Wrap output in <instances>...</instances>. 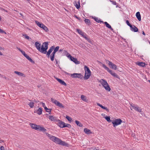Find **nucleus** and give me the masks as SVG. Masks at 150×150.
Here are the masks:
<instances>
[{"label": "nucleus", "instance_id": "nucleus-14", "mask_svg": "<svg viewBox=\"0 0 150 150\" xmlns=\"http://www.w3.org/2000/svg\"><path fill=\"white\" fill-rule=\"evenodd\" d=\"M70 76L72 78H80L81 77L82 75L80 74L74 73L73 74H70Z\"/></svg>", "mask_w": 150, "mask_h": 150}, {"label": "nucleus", "instance_id": "nucleus-59", "mask_svg": "<svg viewBox=\"0 0 150 150\" xmlns=\"http://www.w3.org/2000/svg\"><path fill=\"white\" fill-rule=\"evenodd\" d=\"M1 9L2 11H4L6 12H7V11H6L4 9Z\"/></svg>", "mask_w": 150, "mask_h": 150}, {"label": "nucleus", "instance_id": "nucleus-16", "mask_svg": "<svg viewBox=\"0 0 150 150\" xmlns=\"http://www.w3.org/2000/svg\"><path fill=\"white\" fill-rule=\"evenodd\" d=\"M49 119L52 122H57V120L58 119H57V117H54L52 115H50L48 117Z\"/></svg>", "mask_w": 150, "mask_h": 150}, {"label": "nucleus", "instance_id": "nucleus-45", "mask_svg": "<svg viewBox=\"0 0 150 150\" xmlns=\"http://www.w3.org/2000/svg\"><path fill=\"white\" fill-rule=\"evenodd\" d=\"M0 33H4L5 34H6V32H5L4 30H3L1 29V28H0Z\"/></svg>", "mask_w": 150, "mask_h": 150}, {"label": "nucleus", "instance_id": "nucleus-37", "mask_svg": "<svg viewBox=\"0 0 150 150\" xmlns=\"http://www.w3.org/2000/svg\"><path fill=\"white\" fill-rule=\"evenodd\" d=\"M85 22L87 24H89L90 23V21L89 19H85Z\"/></svg>", "mask_w": 150, "mask_h": 150}, {"label": "nucleus", "instance_id": "nucleus-42", "mask_svg": "<svg viewBox=\"0 0 150 150\" xmlns=\"http://www.w3.org/2000/svg\"><path fill=\"white\" fill-rule=\"evenodd\" d=\"M112 76L115 77L119 78V77L118 76V75H117V74L116 73H113V74L112 75Z\"/></svg>", "mask_w": 150, "mask_h": 150}, {"label": "nucleus", "instance_id": "nucleus-15", "mask_svg": "<svg viewBox=\"0 0 150 150\" xmlns=\"http://www.w3.org/2000/svg\"><path fill=\"white\" fill-rule=\"evenodd\" d=\"M69 59L75 63L76 64H78L80 63L76 59L72 57L71 55L70 56V57L69 58Z\"/></svg>", "mask_w": 150, "mask_h": 150}, {"label": "nucleus", "instance_id": "nucleus-43", "mask_svg": "<svg viewBox=\"0 0 150 150\" xmlns=\"http://www.w3.org/2000/svg\"><path fill=\"white\" fill-rule=\"evenodd\" d=\"M126 23L127 25L129 26L130 27H132V25L130 24L128 21L127 20L126 21Z\"/></svg>", "mask_w": 150, "mask_h": 150}, {"label": "nucleus", "instance_id": "nucleus-17", "mask_svg": "<svg viewBox=\"0 0 150 150\" xmlns=\"http://www.w3.org/2000/svg\"><path fill=\"white\" fill-rule=\"evenodd\" d=\"M29 125L32 129L35 130H38V126L37 125L32 123H30Z\"/></svg>", "mask_w": 150, "mask_h": 150}, {"label": "nucleus", "instance_id": "nucleus-12", "mask_svg": "<svg viewBox=\"0 0 150 150\" xmlns=\"http://www.w3.org/2000/svg\"><path fill=\"white\" fill-rule=\"evenodd\" d=\"M130 105L133 109L138 112H141V109L137 105H135L133 104H131Z\"/></svg>", "mask_w": 150, "mask_h": 150}, {"label": "nucleus", "instance_id": "nucleus-57", "mask_svg": "<svg viewBox=\"0 0 150 150\" xmlns=\"http://www.w3.org/2000/svg\"><path fill=\"white\" fill-rule=\"evenodd\" d=\"M3 142H4L3 140H2L1 139H0V143H1Z\"/></svg>", "mask_w": 150, "mask_h": 150}, {"label": "nucleus", "instance_id": "nucleus-1", "mask_svg": "<svg viewBox=\"0 0 150 150\" xmlns=\"http://www.w3.org/2000/svg\"><path fill=\"white\" fill-rule=\"evenodd\" d=\"M38 50L41 53L46 54H47V56L49 58L50 57V54L52 52L54 48V46H52L50 47L48 50V52H47V50L48 48V42H44L41 47H40V44L38 43Z\"/></svg>", "mask_w": 150, "mask_h": 150}, {"label": "nucleus", "instance_id": "nucleus-47", "mask_svg": "<svg viewBox=\"0 0 150 150\" xmlns=\"http://www.w3.org/2000/svg\"><path fill=\"white\" fill-rule=\"evenodd\" d=\"M28 60L30 59V57L27 54L25 57Z\"/></svg>", "mask_w": 150, "mask_h": 150}, {"label": "nucleus", "instance_id": "nucleus-60", "mask_svg": "<svg viewBox=\"0 0 150 150\" xmlns=\"http://www.w3.org/2000/svg\"><path fill=\"white\" fill-rule=\"evenodd\" d=\"M142 34L144 35H145V33H144V31H143L142 32Z\"/></svg>", "mask_w": 150, "mask_h": 150}, {"label": "nucleus", "instance_id": "nucleus-27", "mask_svg": "<svg viewBox=\"0 0 150 150\" xmlns=\"http://www.w3.org/2000/svg\"><path fill=\"white\" fill-rule=\"evenodd\" d=\"M136 64L142 67H144L145 65V64L143 62H136Z\"/></svg>", "mask_w": 150, "mask_h": 150}, {"label": "nucleus", "instance_id": "nucleus-64", "mask_svg": "<svg viewBox=\"0 0 150 150\" xmlns=\"http://www.w3.org/2000/svg\"><path fill=\"white\" fill-rule=\"evenodd\" d=\"M130 109H131L132 110V109L131 108H130Z\"/></svg>", "mask_w": 150, "mask_h": 150}, {"label": "nucleus", "instance_id": "nucleus-44", "mask_svg": "<svg viewBox=\"0 0 150 150\" xmlns=\"http://www.w3.org/2000/svg\"><path fill=\"white\" fill-rule=\"evenodd\" d=\"M29 105L31 108H32L34 106V103L33 102H30L29 104Z\"/></svg>", "mask_w": 150, "mask_h": 150}, {"label": "nucleus", "instance_id": "nucleus-13", "mask_svg": "<svg viewBox=\"0 0 150 150\" xmlns=\"http://www.w3.org/2000/svg\"><path fill=\"white\" fill-rule=\"evenodd\" d=\"M102 66L104 67L106 70H107L112 75L115 72H113V71L107 67L105 64H102Z\"/></svg>", "mask_w": 150, "mask_h": 150}, {"label": "nucleus", "instance_id": "nucleus-51", "mask_svg": "<svg viewBox=\"0 0 150 150\" xmlns=\"http://www.w3.org/2000/svg\"><path fill=\"white\" fill-rule=\"evenodd\" d=\"M110 1L112 2V4L115 5H117V3L115 1H112L110 0Z\"/></svg>", "mask_w": 150, "mask_h": 150}, {"label": "nucleus", "instance_id": "nucleus-19", "mask_svg": "<svg viewBox=\"0 0 150 150\" xmlns=\"http://www.w3.org/2000/svg\"><path fill=\"white\" fill-rule=\"evenodd\" d=\"M55 78L56 79H57V80L58 82H59L61 84L64 86H66L67 84L64 81L57 78H56L55 77Z\"/></svg>", "mask_w": 150, "mask_h": 150}, {"label": "nucleus", "instance_id": "nucleus-35", "mask_svg": "<svg viewBox=\"0 0 150 150\" xmlns=\"http://www.w3.org/2000/svg\"><path fill=\"white\" fill-rule=\"evenodd\" d=\"M67 127L68 128H70L71 127V126L69 124H66L65 123V125L64 126V127Z\"/></svg>", "mask_w": 150, "mask_h": 150}, {"label": "nucleus", "instance_id": "nucleus-61", "mask_svg": "<svg viewBox=\"0 0 150 150\" xmlns=\"http://www.w3.org/2000/svg\"><path fill=\"white\" fill-rule=\"evenodd\" d=\"M65 73H66L67 74V75H70V74H69V73H67V72H65Z\"/></svg>", "mask_w": 150, "mask_h": 150}, {"label": "nucleus", "instance_id": "nucleus-18", "mask_svg": "<svg viewBox=\"0 0 150 150\" xmlns=\"http://www.w3.org/2000/svg\"><path fill=\"white\" fill-rule=\"evenodd\" d=\"M81 99L83 101L87 103L88 101V99L84 95H81Z\"/></svg>", "mask_w": 150, "mask_h": 150}, {"label": "nucleus", "instance_id": "nucleus-34", "mask_svg": "<svg viewBox=\"0 0 150 150\" xmlns=\"http://www.w3.org/2000/svg\"><path fill=\"white\" fill-rule=\"evenodd\" d=\"M45 110H46V111L47 112H49V114H50L51 109L47 108V107H45Z\"/></svg>", "mask_w": 150, "mask_h": 150}, {"label": "nucleus", "instance_id": "nucleus-53", "mask_svg": "<svg viewBox=\"0 0 150 150\" xmlns=\"http://www.w3.org/2000/svg\"><path fill=\"white\" fill-rule=\"evenodd\" d=\"M0 149L1 150H4V147L3 146H1L0 147Z\"/></svg>", "mask_w": 150, "mask_h": 150}, {"label": "nucleus", "instance_id": "nucleus-38", "mask_svg": "<svg viewBox=\"0 0 150 150\" xmlns=\"http://www.w3.org/2000/svg\"><path fill=\"white\" fill-rule=\"evenodd\" d=\"M23 36H24V38L27 39L29 40L31 38H29L28 36L27 35H23Z\"/></svg>", "mask_w": 150, "mask_h": 150}, {"label": "nucleus", "instance_id": "nucleus-46", "mask_svg": "<svg viewBox=\"0 0 150 150\" xmlns=\"http://www.w3.org/2000/svg\"><path fill=\"white\" fill-rule=\"evenodd\" d=\"M28 60L30 59V57L27 54L25 57Z\"/></svg>", "mask_w": 150, "mask_h": 150}, {"label": "nucleus", "instance_id": "nucleus-5", "mask_svg": "<svg viewBox=\"0 0 150 150\" xmlns=\"http://www.w3.org/2000/svg\"><path fill=\"white\" fill-rule=\"evenodd\" d=\"M76 30L80 35H81L83 37L85 38L89 43L92 44H93L92 41L90 40L89 38L88 37L87 35L85 33L83 32L81 30L79 29H77Z\"/></svg>", "mask_w": 150, "mask_h": 150}, {"label": "nucleus", "instance_id": "nucleus-23", "mask_svg": "<svg viewBox=\"0 0 150 150\" xmlns=\"http://www.w3.org/2000/svg\"><path fill=\"white\" fill-rule=\"evenodd\" d=\"M14 73L20 76L25 77L24 74L22 73L17 71H15Z\"/></svg>", "mask_w": 150, "mask_h": 150}, {"label": "nucleus", "instance_id": "nucleus-52", "mask_svg": "<svg viewBox=\"0 0 150 150\" xmlns=\"http://www.w3.org/2000/svg\"><path fill=\"white\" fill-rule=\"evenodd\" d=\"M29 61L32 63H34V62L31 59V58H30V59H29Z\"/></svg>", "mask_w": 150, "mask_h": 150}, {"label": "nucleus", "instance_id": "nucleus-50", "mask_svg": "<svg viewBox=\"0 0 150 150\" xmlns=\"http://www.w3.org/2000/svg\"><path fill=\"white\" fill-rule=\"evenodd\" d=\"M40 104L42 105V106L44 108V109L45 108V107H46L44 103H41Z\"/></svg>", "mask_w": 150, "mask_h": 150}, {"label": "nucleus", "instance_id": "nucleus-48", "mask_svg": "<svg viewBox=\"0 0 150 150\" xmlns=\"http://www.w3.org/2000/svg\"><path fill=\"white\" fill-rule=\"evenodd\" d=\"M28 60L30 59V57L27 54L25 57Z\"/></svg>", "mask_w": 150, "mask_h": 150}, {"label": "nucleus", "instance_id": "nucleus-39", "mask_svg": "<svg viewBox=\"0 0 150 150\" xmlns=\"http://www.w3.org/2000/svg\"><path fill=\"white\" fill-rule=\"evenodd\" d=\"M66 118L69 121H71L72 120V118L71 117L67 115L66 116Z\"/></svg>", "mask_w": 150, "mask_h": 150}, {"label": "nucleus", "instance_id": "nucleus-11", "mask_svg": "<svg viewBox=\"0 0 150 150\" xmlns=\"http://www.w3.org/2000/svg\"><path fill=\"white\" fill-rule=\"evenodd\" d=\"M108 62V65L110 67L114 70H116L117 69V66L115 64H113L111 62L109 61H107Z\"/></svg>", "mask_w": 150, "mask_h": 150}, {"label": "nucleus", "instance_id": "nucleus-6", "mask_svg": "<svg viewBox=\"0 0 150 150\" xmlns=\"http://www.w3.org/2000/svg\"><path fill=\"white\" fill-rule=\"evenodd\" d=\"M84 69L85 72L84 79H87L90 78L91 72L89 68L86 66H84Z\"/></svg>", "mask_w": 150, "mask_h": 150}, {"label": "nucleus", "instance_id": "nucleus-58", "mask_svg": "<svg viewBox=\"0 0 150 150\" xmlns=\"http://www.w3.org/2000/svg\"><path fill=\"white\" fill-rule=\"evenodd\" d=\"M17 49H18L21 52V51H22V50H21V49L20 48H17Z\"/></svg>", "mask_w": 150, "mask_h": 150}, {"label": "nucleus", "instance_id": "nucleus-30", "mask_svg": "<svg viewBox=\"0 0 150 150\" xmlns=\"http://www.w3.org/2000/svg\"><path fill=\"white\" fill-rule=\"evenodd\" d=\"M64 53L68 58L70 57V56H71V55L66 50H64Z\"/></svg>", "mask_w": 150, "mask_h": 150}, {"label": "nucleus", "instance_id": "nucleus-8", "mask_svg": "<svg viewBox=\"0 0 150 150\" xmlns=\"http://www.w3.org/2000/svg\"><path fill=\"white\" fill-rule=\"evenodd\" d=\"M51 101L55 104L57 106L62 108H64V106L62 104L56 100L52 98L51 99Z\"/></svg>", "mask_w": 150, "mask_h": 150}, {"label": "nucleus", "instance_id": "nucleus-26", "mask_svg": "<svg viewBox=\"0 0 150 150\" xmlns=\"http://www.w3.org/2000/svg\"><path fill=\"white\" fill-rule=\"evenodd\" d=\"M96 104L98 106H100L103 109H105L106 111H108V109L107 107L103 106L102 105L100 104L99 103H97Z\"/></svg>", "mask_w": 150, "mask_h": 150}, {"label": "nucleus", "instance_id": "nucleus-29", "mask_svg": "<svg viewBox=\"0 0 150 150\" xmlns=\"http://www.w3.org/2000/svg\"><path fill=\"white\" fill-rule=\"evenodd\" d=\"M77 125L80 127H82L83 126V125L81 124L79 121L78 120H76L75 121Z\"/></svg>", "mask_w": 150, "mask_h": 150}, {"label": "nucleus", "instance_id": "nucleus-7", "mask_svg": "<svg viewBox=\"0 0 150 150\" xmlns=\"http://www.w3.org/2000/svg\"><path fill=\"white\" fill-rule=\"evenodd\" d=\"M122 122V121L120 118L115 119L112 121V123L113 124V126L114 127L120 125Z\"/></svg>", "mask_w": 150, "mask_h": 150}, {"label": "nucleus", "instance_id": "nucleus-31", "mask_svg": "<svg viewBox=\"0 0 150 150\" xmlns=\"http://www.w3.org/2000/svg\"><path fill=\"white\" fill-rule=\"evenodd\" d=\"M104 23H105V26L107 27L110 29L111 30H113V29L111 28V26L107 22H105Z\"/></svg>", "mask_w": 150, "mask_h": 150}, {"label": "nucleus", "instance_id": "nucleus-54", "mask_svg": "<svg viewBox=\"0 0 150 150\" xmlns=\"http://www.w3.org/2000/svg\"><path fill=\"white\" fill-rule=\"evenodd\" d=\"M74 17L77 19H78L79 20H80V18H79L77 16H76V15H75L74 16Z\"/></svg>", "mask_w": 150, "mask_h": 150}, {"label": "nucleus", "instance_id": "nucleus-49", "mask_svg": "<svg viewBox=\"0 0 150 150\" xmlns=\"http://www.w3.org/2000/svg\"><path fill=\"white\" fill-rule=\"evenodd\" d=\"M22 54L25 57L27 54H25L24 51L22 50L21 51Z\"/></svg>", "mask_w": 150, "mask_h": 150}, {"label": "nucleus", "instance_id": "nucleus-20", "mask_svg": "<svg viewBox=\"0 0 150 150\" xmlns=\"http://www.w3.org/2000/svg\"><path fill=\"white\" fill-rule=\"evenodd\" d=\"M83 131L86 134H90L92 133L90 129L87 128L84 129Z\"/></svg>", "mask_w": 150, "mask_h": 150}, {"label": "nucleus", "instance_id": "nucleus-10", "mask_svg": "<svg viewBox=\"0 0 150 150\" xmlns=\"http://www.w3.org/2000/svg\"><path fill=\"white\" fill-rule=\"evenodd\" d=\"M38 26L43 29L46 32H47L49 31L47 27L42 23L38 22Z\"/></svg>", "mask_w": 150, "mask_h": 150}, {"label": "nucleus", "instance_id": "nucleus-22", "mask_svg": "<svg viewBox=\"0 0 150 150\" xmlns=\"http://www.w3.org/2000/svg\"><path fill=\"white\" fill-rule=\"evenodd\" d=\"M38 130L43 132H45L46 130V129L40 125H38Z\"/></svg>", "mask_w": 150, "mask_h": 150}, {"label": "nucleus", "instance_id": "nucleus-55", "mask_svg": "<svg viewBox=\"0 0 150 150\" xmlns=\"http://www.w3.org/2000/svg\"><path fill=\"white\" fill-rule=\"evenodd\" d=\"M35 45L36 47L38 49V42H35Z\"/></svg>", "mask_w": 150, "mask_h": 150}, {"label": "nucleus", "instance_id": "nucleus-24", "mask_svg": "<svg viewBox=\"0 0 150 150\" xmlns=\"http://www.w3.org/2000/svg\"><path fill=\"white\" fill-rule=\"evenodd\" d=\"M136 16L139 21H141V16L139 12H138L136 13Z\"/></svg>", "mask_w": 150, "mask_h": 150}, {"label": "nucleus", "instance_id": "nucleus-62", "mask_svg": "<svg viewBox=\"0 0 150 150\" xmlns=\"http://www.w3.org/2000/svg\"><path fill=\"white\" fill-rule=\"evenodd\" d=\"M59 51L60 52H61L62 51V50H60Z\"/></svg>", "mask_w": 150, "mask_h": 150}, {"label": "nucleus", "instance_id": "nucleus-41", "mask_svg": "<svg viewBox=\"0 0 150 150\" xmlns=\"http://www.w3.org/2000/svg\"><path fill=\"white\" fill-rule=\"evenodd\" d=\"M4 50V48L1 46H0V50ZM3 54L2 52L0 51V55H3Z\"/></svg>", "mask_w": 150, "mask_h": 150}, {"label": "nucleus", "instance_id": "nucleus-40", "mask_svg": "<svg viewBox=\"0 0 150 150\" xmlns=\"http://www.w3.org/2000/svg\"><path fill=\"white\" fill-rule=\"evenodd\" d=\"M94 19L95 21L99 23L101 22L100 20L97 18L95 17Z\"/></svg>", "mask_w": 150, "mask_h": 150}, {"label": "nucleus", "instance_id": "nucleus-36", "mask_svg": "<svg viewBox=\"0 0 150 150\" xmlns=\"http://www.w3.org/2000/svg\"><path fill=\"white\" fill-rule=\"evenodd\" d=\"M42 108H40L38 109V114L41 115L42 114Z\"/></svg>", "mask_w": 150, "mask_h": 150}, {"label": "nucleus", "instance_id": "nucleus-9", "mask_svg": "<svg viewBox=\"0 0 150 150\" xmlns=\"http://www.w3.org/2000/svg\"><path fill=\"white\" fill-rule=\"evenodd\" d=\"M57 125L61 128H63L64 127L65 125V123L61 121L59 119H58L57 121Z\"/></svg>", "mask_w": 150, "mask_h": 150}, {"label": "nucleus", "instance_id": "nucleus-63", "mask_svg": "<svg viewBox=\"0 0 150 150\" xmlns=\"http://www.w3.org/2000/svg\"><path fill=\"white\" fill-rule=\"evenodd\" d=\"M1 16H0V20H1Z\"/></svg>", "mask_w": 150, "mask_h": 150}, {"label": "nucleus", "instance_id": "nucleus-32", "mask_svg": "<svg viewBox=\"0 0 150 150\" xmlns=\"http://www.w3.org/2000/svg\"><path fill=\"white\" fill-rule=\"evenodd\" d=\"M104 118H105L106 120L109 122H112V121L110 119V116H106L105 117H104Z\"/></svg>", "mask_w": 150, "mask_h": 150}, {"label": "nucleus", "instance_id": "nucleus-25", "mask_svg": "<svg viewBox=\"0 0 150 150\" xmlns=\"http://www.w3.org/2000/svg\"><path fill=\"white\" fill-rule=\"evenodd\" d=\"M74 4L75 7L77 8H79L80 7V4L79 1L77 2L75 1L74 3Z\"/></svg>", "mask_w": 150, "mask_h": 150}, {"label": "nucleus", "instance_id": "nucleus-21", "mask_svg": "<svg viewBox=\"0 0 150 150\" xmlns=\"http://www.w3.org/2000/svg\"><path fill=\"white\" fill-rule=\"evenodd\" d=\"M130 28L131 30L132 31L134 32H137L138 31V29L134 25H132V27H130Z\"/></svg>", "mask_w": 150, "mask_h": 150}, {"label": "nucleus", "instance_id": "nucleus-4", "mask_svg": "<svg viewBox=\"0 0 150 150\" xmlns=\"http://www.w3.org/2000/svg\"><path fill=\"white\" fill-rule=\"evenodd\" d=\"M102 85L105 89L108 91H110L111 88L107 81L105 80L101 79L98 81Z\"/></svg>", "mask_w": 150, "mask_h": 150}, {"label": "nucleus", "instance_id": "nucleus-3", "mask_svg": "<svg viewBox=\"0 0 150 150\" xmlns=\"http://www.w3.org/2000/svg\"><path fill=\"white\" fill-rule=\"evenodd\" d=\"M46 134L48 138L51 140H52L56 143L62 145H66V143L62 141L59 139L50 134L46 133Z\"/></svg>", "mask_w": 150, "mask_h": 150}, {"label": "nucleus", "instance_id": "nucleus-33", "mask_svg": "<svg viewBox=\"0 0 150 150\" xmlns=\"http://www.w3.org/2000/svg\"><path fill=\"white\" fill-rule=\"evenodd\" d=\"M59 46H57L55 48H54L53 52L56 53L59 50Z\"/></svg>", "mask_w": 150, "mask_h": 150}, {"label": "nucleus", "instance_id": "nucleus-28", "mask_svg": "<svg viewBox=\"0 0 150 150\" xmlns=\"http://www.w3.org/2000/svg\"><path fill=\"white\" fill-rule=\"evenodd\" d=\"M55 53L52 52L50 56V58L51 60L52 61H53L54 60V58L55 56Z\"/></svg>", "mask_w": 150, "mask_h": 150}, {"label": "nucleus", "instance_id": "nucleus-56", "mask_svg": "<svg viewBox=\"0 0 150 150\" xmlns=\"http://www.w3.org/2000/svg\"><path fill=\"white\" fill-rule=\"evenodd\" d=\"M101 115L104 118V117H105L106 116L103 113L101 114Z\"/></svg>", "mask_w": 150, "mask_h": 150}, {"label": "nucleus", "instance_id": "nucleus-2", "mask_svg": "<svg viewBox=\"0 0 150 150\" xmlns=\"http://www.w3.org/2000/svg\"><path fill=\"white\" fill-rule=\"evenodd\" d=\"M46 134L48 138L51 140H52L56 143L62 145H66V143L62 141L59 139L50 134L46 133Z\"/></svg>", "mask_w": 150, "mask_h": 150}]
</instances>
